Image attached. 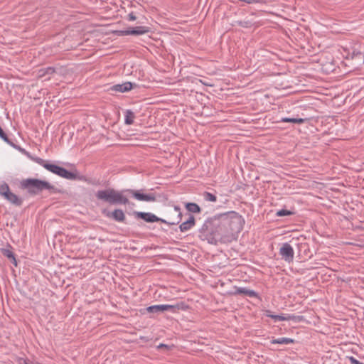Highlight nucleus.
Instances as JSON below:
<instances>
[{
    "mask_svg": "<svg viewBox=\"0 0 364 364\" xmlns=\"http://www.w3.org/2000/svg\"><path fill=\"white\" fill-rule=\"evenodd\" d=\"M244 220L235 211L217 214L207 218L198 230V237L210 244H227L237 240Z\"/></svg>",
    "mask_w": 364,
    "mask_h": 364,
    "instance_id": "f257e3e1",
    "label": "nucleus"
},
{
    "mask_svg": "<svg viewBox=\"0 0 364 364\" xmlns=\"http://www.w3.org/2000/svg\"><path fill=\"white\" fill-rule=\"evenodd\" d=\"M306 39V35L297 28V74L312 77L316 60L311 58L312 51Z\"/></svg>",
    "mask_w": 364,
    "mask_h": 364,
    "instance_id": "f03ea898",
    "label": "nucleus"
},
{
    "mask_svg": "<svg viewBox=\"0 0 364 364\" xmlns=\"http://www.w3.org/2000/svg\"><path fill=\"white\" fill-rule=\"evenodd\" d=\"M19 188L26 191L31 196L38 195L44 190H48L50 193L59 192L58 188L49 182L31 178L21 180L19 183Z\"/></svg>",
    "mask_w": 364,
    "mask_h": 364,
    "instance_id": "7ed1b4c3",
    "label": "nucleus"
},
{
    "mask_svg": "<svg viewBox=\"0 0 364 364\" xmlns=\"http://www.w3.org/2000/svg\"><path fill=\"white\" fill-rule=\"evenodd\" d=\"M171 213L176 214V217L173 219L164 220L160 218L151 213L138 212L135 211L134 215L136 218H140L147 223H156L161 222L162 223L167 224L168 225H175L178 224L182 219V213L181 208L178 205H175Z\"/></svg>",
    "mask_w": 364,
    "mask_h": 364,
    "instance_id": "20e7f679",
    "label": "nucleus"
},
{
    "mask_svg": "<svg viewBox=\"0 0 364 364\" xmlns=\"http://www.w3.org/2000/svg\"><path fill=\"white\" fill-rule=\"evenodd\" d=\"M125 191H118L114 188H107L105 190L97 191L95 193L96 198L103 202L109 204H122L126 205L129 203V200L123 196Z\"/></svg>",
    "mask_w": 364,
    "mask_h": 364,
    "instance_id": "39448f33",
    "label": "nucleus"
},
{
    "mask_svg": "<svg viewBox=\"0 0 364 364\" xmlns=\"http://www.w3.org/2000/svg\"><path fill=\"white\" fill-rule=\"evenodd\" d=\"M0 196L15 206L20 207L23 204V199L12 193L9 185L5 182L0 184Z\"/></svg>",
    "mask_w": 364,
    "mask_h": 364,
    "instance_id": "423d86ee",
    "label": "nucleus"
},
{
    "mask_svg": "<svg viewBox=\"0 0 364 364\" xmlns=\"http://www.w3.org/2000/svg\"><path fill=\"white\" fill-rule=\"evenodd\" d=\"M47 170L55 173L62 178L68 180H81L82 177L79 176L77 171L75 172L70 171L65 169L63 167L59 166L58 165H48Z\"/></svg>",
    "mask_w": 364,
    "mask_h": 364,
    "instance_id": "0eeeda50",
    "label": "nucleus"
},
{
    "mask_svg": "<svg viewBox=\"0 0 364 364\" xmlns=\"http://www.w3.org/2000/svg\"><path fill=\"white\" fill-rule=\"evenodd\" d=\"M312 255V252L307 242H303L301 241L297 242V257L300 259V262H303L311 258Z\"/></svg>",
    "mask_w": 364,
    "mask_h": 364,
    "instance_id": "6e6552de",
    "label": "nucleus"
},
{
    "mask_svg": "<svg viewBox=\"0 0 364 364\" xmlns=\"http://www.w3.org/2000/svg\"><path fill=\"white\" fill-rule=\"evenodd\" d=\"M129 193H130L134 198L138 200L141 201H147V202H154L156 200V197L154 193H141L140 191L134 190V189H127L124 190Z\"/></svg>",
    "mask_w": 364,
    "mask_h": 364,
    "instance_id": "1a4fd4ad",
    "label": "nucleus"
},
{
    "mask_svg": "<svg viewBox=\"0 0 364 364\" xmlns=\"http://www.w3.org/2000/svg\"><path fill=\"white\" fill-rule=\"evenodd\" d=\"M102 213L106 217L112 218L117 222L124 223L126 220L125 215L121 209H115L112 212L104 209Z\"/></svg>",
    "mask_w": 364,
    "mask_h": 364,
    "instance_id": "9d476101",
    "label": "nucleus"
},
{
    "mask_svg": "<svg viewBox=\"0 0 364 364\" xmlns=\"http://www.w3.org/2000/svg\"><path fill=\"white\" fill-rule=\"evenodd\" d=\"M136 87L135 83L125 82L122 84H116L109 88V91L116 92H125Z\"/></svg>",
    "mask_w": 364,
    "mask_h": 364,
    "instance_id": "9b49d317",
    "label": "nucleus"
},
{
    "mask_svg": "<svg viewBox=\"0 0 364 364\" xmlns=\"http://www.w3.org/2000/svg\"><path fill=\"white\" fill-rule=\"evenodd\" d=\"M149 32V28L147 26H136L133 28H129L127 30L122 31L121 33L123 35H133L139 36L147 33Z\"/></svg>",
    "mask_w": 364,
    "mask_h": 364,
    "instance_id": "f8f14e48",
    "label": "nucleus"
},
{
    "mask_svg": "<svg viewBox=\"0 0 364 364\" xmlns=\"http://www.w3.org/2000/svg\"><path fill=\"white\" fill-rule=\"evenodd\" d=\"M188 309V305L183 301L177 302L175 304H164V311H168L173 314L178 313L180 310L186 311Z\"/></svg>",
    "mask_w": 364,
    "mask_h": 364,
    "instance_id": "ddd939ff",
    "label": "nucleus"
},
{
    "mask_svg": "<svg viewBox=\"0 0 364 364\" xmlns=\"http://www.w3.org/2000/svg\"><path fill=\"white\" fill-rule=\"evenodd\" d=\"M280 255L286 261L290 262L294 259V250L292 247L288 244L284 243L280 248Z\"/></svg>",
    "mask_w": 364,
    "mask_h": 364,
    "instance_id": "4468645a",
    "label": "nucleus"
},
{
    "mask_svg": "<svg viewBox=\"0 0 364 364\" xmlns=\"http://www.w3.org/2000/svg\"><path fill=\"white\" fill-rule=\"evenodd\" d=\"M301 315H297V323H301V326L304 324L311 323L314 319V314L311 310H307L304 312H301Z\"/></svg>",
    "mask_w": 364,
    "mask_h": 364,
    "instance_id": "2eb2a0df",
    "label": "nucleus"
},
{
    "mask_svg": "<svg viewBox=\"0 0 364 364\" xmlns=\"http://www.w3.org/2000/svg\"><path fill=\"white\" fill-rule=\"evenodd\" d=\"M235 291L231 292L232 295H245L249 297H257L258 294L254 290L248 289L245 287H234Z\"/></svg>",
    "mask_w": 364,
    "mask_h": 364,
    "instance_id": "dca6fc26",
    "label": "nucleus"
},
{
    "mask_svg": "<svg viewBox=\"0 0 364 364\" xmlns=\"http://www.w3.org/2000/svg\"><path fill=\"white\" fill-rule=\"evenodd\" d=\"M318 61L320 62L321 69L324 73L328 74L335 70L336 65H335L334 61L332 58L330 59L329 61H326V62H324V60L321 58L318 59Z\"/></svg>",
    "mask_w": 364,
    "mask_h": 364,
    "instance_id": "f3484780",
    "label": "nucleus"
},
{
    "mask_svg": "<svg viewBox=\"0 0 364 364\" xmlns=\"http://www.w3.org/2000/svg\"><path fill=\"white\" fill-rule=\"evenodd\" d=\"M195 225H196L195 217L193 215L189 214L188 219L186 221L182 223L179 225V229L181 232H186V231H188L190 229H191L193 226H195Z\"/></svg>",
    "mask_w": 364,
    "mask_h": 364,
    "instance_id": "a211bd4d",
    "label": "nucleus"
},
{
    "mask_svg": "<svg viewBox=\"0 0 364 364\" xmlns=\"http://www.w3.org/2000/svg\"><path fill=\"white\" fill-rule=\"evenodd\" d=\"M124 122L127 125H131L134 123L135 114L130 109H127L124 114Z\"/></svg>",
    "mask_w": 364,
    "mask_h": 364,
    "instance_id": "6ab92c4d",
    "label": "nucleus"
},
{
    "mask_svg": "<svg viewBox=\"0 0 364 364\" xmlns=\"http://www.w3.org/2000/svg\"><path fill=\"white\" fill-rule=\"evenodd\" d=\"M186 208L187 210L190 213H200L201 212V208H200V206L195 203H186Z\"/></svg>",
    "mask_w": 364,
    "mask_h": 364,
    "instance_id": "aec40b11",
    "label": "nucleus"
},
{
    "mask_svg": "<svg viewBox=\"0 0 364 364\" xmlns=\"http://www.w3.org/2000/svg\"><path fill=\"white\" fill-rule=\"evenodd\" d=\"M27 155L32 161H33L36 163L38 164L39 165L43 166L46 170H47L48 165H53V164H50L40 157L32 156L28 153H27Z\"/></svg>",
    "mask_w": 364,
    "mask_h": 364,
    "instance_id": "412c9836",
    "label": "nucleus"
},
{
    "mask_svg": "<svg viewBox=\"0 0 364 364\" xmlns=\"http://www.w3.org/2000/svg\"><path fill=\"white\" fill-rule=\"evenodd\" d=\"M146 311L151 314H159L164 312V304L150 306L146 308Z\"/></svg>",
    "mask_w": 364,
    "mask_h": 364,
    "instance_id": "4be33fe9",
    "label": "nucleus"
},
{
    "mask_svg": "<svg viewBox=\"0 0 364 364\" xmlns=\"http://www.w3.org/2000/svg\"><path fill=\"white\" fill-rule=\"evenodd\" d=\"M0 138L4 140L6 143L11 146L12 147H14L17 149V146L11 141L9 138L8 137L7 134L4 132L2 128L0 127Z\"/></svg>",
    "mask_w": 364,
    "mask_h": 364,
    "instance_id": "5701e85b",
    "label": "nucleus"
},
{
    "mask_svg": "<svg viewBox=\"0 0 364 364\" xmlns=\"http://www.w3.org/2000/svg\"><path fill=\"white\" fill-rule=\"evenodd\" d=\"M309 289H305L300 284H297V294L301 297L307 298L309 294Z\"/></svg>",
    "mask_w": 364,
    "mask_h": 364,
    "instance_id": "b1692460",
    "label": "nucleus"
},
{
    "mask_svg": "<svg viewBox=\"0 0 364 364\" xmlns=\"http://www.w3.org/2000/svg\"><path fill=\"white\" fill-rule=\"evenodd\" d=\"M202 196L205 201H209V202H216L217 201L216 196L215 194H213L208 191L203 192Z\"/></svg>",
    "mask_w": 364,
    "mask_h": 364,
    "instance_id": "393cba45",
    "label": "nucleus"
},
{
    "mask_svg": "<svg viewBox=\"0 0 364 364\" xmlns=\"http://www.w3.org/2000/svg\"><path fill=\"white\" fill-rule=\"evenodd\" d=\"M294 341L288 338H279L277 339H274L272 341V343H278V344H289L293 343Z\"/></svg>",
    "mask_w": 364,
    "mask_h": 364,
    "instance_id": "a878e982",
    "label": "nucleus"
},
{
    "mask_svg": "<svg viewBox=\"0 0 364 364\" xmlns=\"http://www.w3.org/2000/svg\"><path fill=\"white\" fill-rule=\"evenodd\" d=\"M311 119H312V116L306 115L302 113L301 117H299V114H297V124L299 125L304 122L309 123Z\"/></svg>",
    "mask_w": 364,
    "mask_h": 364,
    "instance_id": "bb28decb",
    "label": "nucleus"
},
{
    "mask_svg": "<svg viewBox=\"0 0 364 364\" xmlns=\"http://www.w3.org/2000/svg\"><path fill=\"white\" fill-rule=\"evenodd\" d=\"M1 252L2 255L7 257L9 259H11L15 255L14 253L9 249L2 248L1 249Z\"/></svg>",
    "mask_w": 364,
    "mask_h": 364,
    "instance_id": "cd10ccee",
    "label": "nucleus"
},
{
    "mask_svg": "<svg viewBox=\"0 0 364 364\" xmlns=\"http://www.w3.org/2000/svg\"><path fill=\"white\" fill-rule=\"evenodd\" d=\"M235 23L244 28H249L252 26V22L250 21H237Z\"/></svg>",
    "mask_w": 364,
    "mask_h": 364,
    "instance_id": "c85d7f7f",
    "label": "nucleus"
},
{
    "mask_svg": "<svg viewBox=\"0 0 364 364\" xmlns=\"http://www.w3.org/2000/svg\"><path fill=\"white\" fill-rule=\"evenodd\" d=\"M306 18L304 15L299 14L297 15V24H299L301 27H303L305 30H307V26L304 24L300 23V21L306 22Z\"/></svg>",
    "mask_w": 364,
    "mask_h": 364,
    "instance_id": "c756f323",
    "label": "nucleus"
},
{
    "mask_svg": "<svg viewBox=\"0 0 364 364\" xmlns=\"http://www.w3.org/2000/svg\"><path fill=\"white\" fill-rule=\"evenodd\" d=\"M41 72H42L41 75H52L55 72V70L53 67H48L45 70H41Z\"/></svg>",
    "mask_w": 364,
    "mask_h": 364,
    "instance_id": "7c9ffc66",
    "label": "nucleus"
},
{
    "mask_svg": "<svg viewBox=\"0 0 364 364\" xmlns=\"http://www.w3.org/2000/svg\"><path fill=\"white\" fill-rule=\"evenodd\" d=\"M267 316L272 318L274 321H284L286 319V318L282 315H272L268 314Z\"/></svg>",
    "mask_w": 364,
    "mask_h": 364,
    "instance_id": "2f4dec72",
    "label": "nucleus"
},
{
    "mask_svg": "<svg viewBox=\"0 0 364 364\" xmlns=\"http://www.w3.org/2000/svg\"><path fill=\"white\" fill-rule=\"evenodd\" d=\"M292 213L287 210H284V209H282V210H280L277 212V215L279 217H282V216H286V215H291Z\"/></svg>",
    "mask_w": 364,
    "mask_h": 364,
    "instance_id": "473e14b6",
    "label": "nucleus"
},
{
    "mask_svg": "<svg viewBox=\"0 0 364 364\" xmlns=\"http://www.w3.org/2000/svg\"><path fill=\"white\" fill-rule=\"evenodd\" d=\"M351 364H364L363 363H361L360 362L359 360H358L355 358H354L353 356H350L348 358Z\"/></svg>",
    "mask_w": 364,
    "mask_h": 364,
    "instance_id": "72a5a7b5",
    "label": "nucleus"
},
{
    "mask_svg": "<svg viewBox=\"0 0 364 364\" xmlns=\"http://www.w3.org/2000/svg\"><path fill=\"white\" fill-rule=\"evenodd\" d=\"M300 77H301L300 76H297V90H296L297 94H298L299 92H300L304 91V90H303V89H299V88H298V87H299V82H302V81H301V80H300ZM299 97L297 96V103H299Z\"/></svg>",
    "mask_w": 364,
    "mask_h": 364,
    "instance_id": "f704fd0d",
    "label": "nucleus"
},
{
    "mask_svg": "<svg viewBox=\"0 0 364 364\" xmlns=\"http://www.w3.org/2000/svg\"><path fill=\"white\" fill-rule=\"evenodd\" d=\"M282 122H293V123H296V118H287V117H285V118H282Z\"/></svg>",
    "mask_w": 364,
    "mask_h": 364,
    "instance_id": "c9c22d12",
    "label": "nucleus"
},
{
    "mask_svg": "<svg viewBox=\"0 0 364 364\" xmlns=\"http://www.w3.org/2000/svg\"><path fill=\"white\" fill-rule=\"evenodd\" d=\"M127 19L130 21H135L136 19V16L134 14L133 12H131L128 14Z\"/></svg>",
    "mask_w": 364,
    "mask_h": 364,
    "instance_id": "e433bc0d",
    "label": "nucleus"
},
{
    "mask_svg": "<svg viewBox=\"0 0 364 364\" xmlns=\"http://www.w3.org/2000/svg\"><path fill=\"white\" fill-rule=\"evenodd\" d=\"M157 348L158 349H161V348H164L166 350H169L171 348L170 346H168V345H166V344H164V343H161L159 344L158 346H157Z\"/></svg>",
    "mask_w": 364,
    "mask_h": 364,
    "instance_id": "4c0bfd02",
    "label": "nucleus"
},
{
    "mask_svg": "<svg viewBox=\"0 0 364 364\" xmlns=\"http://www.w3.org/2000/svg\"><path fill=\"white\" fill-rule=\"evenodd\" d=\"M10 262L15 266V267H17L18 265V262H17V260L16 259V257L15 255L13 257V258H11V259H9Z\"/></svg>",
    "mask_w": 364,
    "mask_h": 364,
    "instance_id": "58836bf2",
    "label": "nucleus"
},
{
    "mask_svg": "<svg viewBox=\"0 0 364 364\" xmlns=\"http://www.w3.org/2000/svg\"><path fill=\"white\" fill-rule=\"evenodd\" d=\"M303 182H304V180L299 177L297 176V182H296V184H297V186H303Z\"/></svg>",
    "mask_w": 364,
    "mask_h": 364,
    "instance_id": "ea45409f",
    "label": "nucleus"
},
{
    "mask_svg": "<svg viewBox=\"0 0 364 364\" xmlns=\"http://www.w3.org/2000/svg\"><path fill=\"white\" fill-rule=\"evenodd\" d=\"M296 240L298 241H300L301 240H305V237H303V235H300L299 237L297 236Z\"/></svg>",
    "mask_w": 364,
    "mask_h": 364,
    "instance_id": "a19ab883",
    "label": "nucleus"
},
{
    "mask_svg": "<svg viewBox=\"0 0 364 364\" xmlns=\"http://www.w3.org/2000/svg\"><path fill=\"white\" fill-rule=\"evenodd\" d=\"M299 222H300V220H299V218H297V224H296V226H300V225L299 224ZM297 231H299V229L297 228Z\"/></svg>",
    "mask_w": 364,
    "mask_h": 364,
    "instance_id": "79ce46f5",
    "label": "nucleus"
},
{
    "mask_svg": "<svg viewBox=\"0 0 364 364\" xmlns=\"http://www.w3.org/2000/svg\"><path fill=\"white\" fill-rule=\"evenodd\" d=\"M308 109H309V110H312V109H313V108H312V107L309 106V107H308Z\"/></svg>",
    "mask_w": 364,
    "mask_h": 364,
    "instance_id": "37998d69",
    "label": "nucleus"
},
{
    "mask_svg": "<svg viewBox=\"0 0 364 364\" xmlns=\"http://www.w3.org/2000/svg\"><path fill=\"white\" fill-rule=\"evenodd\" d=\"M301 107H302L301 105H297V107H300L301 108Z\"/></svg>",
    "mask_w": 364,
    "mask_h": 364,
    "instance_id": "c03bdc74",
    "label": "nucleus"
}]
</instances>
